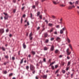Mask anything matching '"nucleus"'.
<instances>
[{"label":"nucleus","instance_id":"obj_1","mask_svg":"<svg viewBox=\"0 0 79 79\" xmlns=\"http://www.w3.org/2000/svg\"><path fill=\"white\" fill-rule=\"evenodd\" d=\"M30 70L31 71H34L35 69V67L32 65H30Z\"/></svg>","mask_w":79,"mask_h":79},{"label":"nucleus","instance_id":"obj_2","mask_svg":"<svg viewBox=\"0 0 79 79\" xmlns=\"http://www.w3.org/2000/svg\"><path fill=\"white\" fill-rule=\"evenodd\" d=\"M4 32H5V30H4V29H0V34H2L4 33Z\"/></svg>","mask_w":79,"mask_h":79},{"label":"nucleus","instance_id":"obj_3","mask_svg":"<svg viewBox=\"0 0 79 79\" xmlns=\"http://www.w3.org/2000/svg\"><path fill=\"white\" fill-rule=\"evenodd\" d=\"M50 50L51 51H52L54 50V45L53 44L51 45Z\"/></svg>","mask_w":79,"mask_h":79},{"label":"nucleus","instance_id":"obj_4","mask_svg":"<svg viewBox=\"0 0 79 79\" xmlns=\"http://www.w3.org/2000/svg\"><path fill=\"white\" fill-rule=\"evenodd\" d=\"M61 40V38L58 37H57L56 39V41H58V40Z\"/></svg>","mask_w":79,"mask_h":79},{"label":"nucleus","instance_id":"obj_5","mask_svg":"<svg viewBox=\"0 0 79 79\" xmlns=\"http://www.w3.org/2000/svg\"><path fill=\"white\" fill-rule=\"evenodd\" d=\"M69 47H70V48L71 49V50H73V47H72V45H71V44H70L69 45Z\"/></svg>","mask_w":79,"mask_h":79},{"label":"nucleus","instance_id":"obj_6","mask_svg":"<svg viewBox=\"0 0 79 79\" xmlns=\"http://www.w3.org/2000/svg\"><path fill=\"white\" fill-rule=\"evenodd\" d=\"M23 46L24 48L25 49L26 48V45L25 44V43H24L23 44Z\"/></svg>","mask_w":79,"mask_h":79},{"label":"nucleus","instance_id":"obj_7","mask_svg":"<svg viewBox=\"0 0 79 79\" xmlns=\"http://www.w3.org/2000/svg\"><path fill=\"white\" fill-rule=\"evenodd\" d=\"M44 50L47 51L48 50V48L47 47H44Z\"/></svg>","mask_w":79,"mask_h":79},{"label":"nucleus","instance_id":"obj_8","mask_svg":"<svg viewBox=\"0 0 79 79\" xmlns=\"http://www.w3.org/2000/svg\"><path fill=\"white\" fill-rule=\"evenodd\" d=\"M48 36V33H44V37L46 38Z\"/></svg>","mask_w":79,"mask_h":79},{"label":"nucleus","instance_id":"obj_9","mask_svg":"<svg viewBox=\"0 0 79 79\" xmlns=\"http://www.w3.org/2000/svg\"><path fill=\"white\" fill-rule=\"evenodd\" d=\"M48 26L50 27H52V26H53V24L52 23H49L48 24Z\"/></svg>","mask_w":79,"mask_h":79},{"label":"nucleus","instance_id":"obj_10","mask_svg":"<svg viewBox=\"0 0 79 79\" xmlns=\"http://www.w3.org/2000/svg\"><path fill=\"white\" fill-rule=\"evenodd\" d=\"M59 52V50H58V49H56L55 51V53H56V54H57Z\"/></svg>","mask_w":79,"mask_h":79},{"label":"nucleus","instance_id":"obj_11","mask_svg":"<svg viewBox=\"0 0 79 79\" xmlns=\"http://www.w3.org/2000/svg\"><path fill=\"white\" fill-rule=\"evenodd\" d=\"M43 78H47V75H44L43 76Z\"/></svg>","mask_w":79,"mask_h":79},{"label":"nucleus","instance_id":"obj_12","mask_svg":"<svg viewBox=\"0 0 79 79\" xmlns=\"http://www.w3.org/2000/svg\"><path fill=\"white\" fill-rule=\"evenodd\" d=\"M49 42V40H48V39H46V40L45 43L47 44Z\"/></svg>","mask_w":79,"mask_h":79},{"label":"nucleus","instance_id":"obj_13","mask_svg":"<svg viewBox=\"0 0 79 79\" xmlns=\"http://www.w3.org/2000/svg\"><path fill=\"white\" fill-rule=\"evenodd\" d=\"M67 55H71V52H67Z\"/></svg>","mask_w":79,"mask_h":79},{"label":"nucleus","instance_id":"obj_14","mask_svg":"<svg viewBox=\"0 0 79 79\" xmlns=\"http://www.w3.org/2000/svg\"><path fill=\"white\" fill-rule=\"evenodd\" d=\"M60 33L61 34H63V30H60Z\"/></svg>","mask_w":79,"mask_h":79},{"label":"nucleus","instance_id":"obj_15","mask_svg":"<svg viewBox=\"0 0 79 79\" xmlns=\"http://www.w3.org/2000/svg\"><path fill=\"white\" fill-rule=\"evenodd\" d=\"M54 30V28H52L50 30V32H53V31Z\"/></svg>","mask_w":79,"mask_h":79},{"label":"nucleus","instance_id":"obj_16","mask_svg":"<svg viewBox=\"0 0 79 79\" xmlns=\"http://www.w3.org/2000/svg\"><path fill=\"white\" fill-rule=\"evenodd\" d=\"M31 53L33 55L35 54V52L34 51H31Z\"/></svg>","mask_w":79,"mask_h":79},{"label":"nucleus","instance_id":"obj_17","mask_svg":"<svg viewBox=\"0 0 79 79\" xmlns=\"http://www.w3.org/2000/svg\"><path fill=\"white\" fill-rule=\"evenodd\" d=\"M13 73H11L9 75V77H11V76H13Z\"/></svg>","mask_w":79,"mask_h":79},{"label":"nucleus","instance_id":"obj_18","mask_svg":"<svg viewBox=\"0 0 79 79\" xmlns=\"http://www.w3.org/2000/svg\"><path fill=\"white\" fill-rule=\"evenodd\" d=\"M23 60H24V59H22V60H21V61L20 62V64H22V63H23Z\"/></svg>","mask_w":79,"mask_h":79},{"label":"nucleus","instance_id":"obj_19","mask_svg":"<svg viewBox=\"0 0 79 79\" xmlns=\"http://www.w3.org/2000/svg\"><path fill=\"white\" fill-rule=\"evenodd\" d=\"M2 48L3 50V51H5V48L3 47H2Z\"/></svg>","mask_w":79,"mask_h":79},{"label":"nucleus","instance_id":"obj_20","mask_svg":"<svg viewBox=\"0 0 79 79\" xmlns=\"http://www.w3.org/2000/svg\"><path fill=\"white\" fill-rule=\"evenodd\" d=\"M67 40L69 43H70V42H71V40L68 38H67Z\"/></svg>","mask_w":79,"mask_h":79},{"label":"nucleus","instance_id":"obj_21","mask_svg":"<svg viewBox=\"0 0 79 79\" xmlns=\"http://www.w3.org/2000/svg\"><path fill=\"white\" fill-rule=\"evenodd\" d=\"M73 8V7H72V6H69V9H70V10H71V9H72Z\"/></svg>","mask_w":79,"mask_h":79},{"label":"nucleus","instance_id":"obj_22","mask_svg":"<svg viewBox=\"0 0 79 79\" xmlns=\"http://www.w3.org/2000/svg\"><path fill=\"white\" fill-rule=\"evenodd\" d=\"M8 18V16H5L4 17L5 19H7Z\"/></svg>","mask_w":79,"mask_h":79},{"label":"nucleus","instance_id":"obj_23","mask_svg":"<svg viewBox=\"0 0 79 79\" xmlns=\"http://www.w3.org/2000/svg\"><path fill=\"white\" fill-rule=\"evenodd\" d=\"M60 6H62V7H64L66 6V5H64V4H61L60 5Z\"/></svg>","mask_w":79,"mask_h":79},{"label":"nucleus","instance_id":"obj_24","mask_svg":"<svg viewBox=\"0 0 79 79\" xmlns=\"http://www.w3.org/2000/svg\"><path fill=\"white\" fill-rule=\"evenodd\" d=\"M79 3V1H76L75 2V5H78Z\"/></svg>","mask_w":79,"mask_h":79},{"label":"nucleus","instance_id":"obj_25","mask_svg":"<svg viewBox=\"0 0 79 79\" xmlns=\"http://www.w3.org/2000/svg\"><path fill=\"white\" fill-rule=\"evenodd\" d=\"M38 4H39V2L38 1L35 2V5H36V6H37Z\"/></svg>","mask_w":79,"mask_h":79},{"label":"nucleus","instance_id":"obj_26","mask_svg":"<svg viewBox=\"0 0 79 79\" xmlns=\"http://www.w3.org/2000/svg\"><path fill=\"white\" fill-rule=\"evenodd\" d=\"M70 64H71V62H70V61L68 62V64H67V66H69V65Z\"/></svg>","mask_w":79,"mask_h":79},{"label":"nucleus","instance_id":"obj_27","mask_svg":"<svg viewBox=\"0 0 79 79\" xmlns=\"http://www.w3.org/2000/svg\"><path fill=\"white\" fill-rule=\"evenodd\" d=\"M29 38H30V40H32V36H29Z\"/></svg>","mask_w":79,"mask_h":79},{"label":"nucleus","instance_id":"obj_28","mask_svg":"<svg viewBox=\"0 0 79 79\" xmlns=\"http://www.w3.org/2000/svg\"><path fill=\"white\" fill-rule=\"evenodd\" d=\"M56 27L57 28V29H59V28H60V25H57V26Z\"/></svg>","mask_w":79,"mask_h":79},{"label":"nucleus","instance_id":"obj_29","mask_svg":"<svg viewBox=\"0 0 79 79\" xmlns=\"http://www.w3.org/2000/svg\"><path fill=\"white\" fill-rule=\"evenodd\" d=\"M66 30V27H64L62 28V30H63L64 31H65Z\"/></svg>","mask_w":79,"mask_h":79},{"label":"nucleus","instance_id":"obj_30","mask_svg":"<svg viewBox=\"0 0 79 79\" xmlns=\"http://www.w3.org/2000/svg\"><path fill=\"white\" fill-rule=\"evenodd\" d=\"M65 70H62V73H63V74H65Z\"/></svg>","mask_w":79,"mask_h":79},{"label":"nucleus","instance_id":"obj_31","mask_svg":"<svg viewBox=\"0 0 79 79\" xmlns=\"http://www.w3.org/2000/svg\"><path fill=\"white\" fill-rule=\"evenodd\" d=\"M50 40L51 41H53L54 40V38H51Z\"/></svg>","mask_w":79,"mask_h":79},{"label":"nucleus","instance_id":"obj_32","mask_svg":"<svg viewBox=\"0 0 79 79\" xmlns=\"http://www.w3.org/2000/svg\"><path fill=\"white\" fill-rule=\"evenodd\" d=\"M53 2L54 5H56L57 4V3H56V2L55 1H53Z\"/></svg>","mask_w":79,"mask_h":79},{"label":"nucleus","instance_id":"obj_33","mask_svg":"<svg viewBox=\"0 0 79 79\" xmlns=\"http://www.w3.org/2000/svg\"><path fill=\"white\" fill-rule=\"evenodd\" d=\"M69 48H68L66 50V52H69Z\"/></svg>","mask_w":79,"mask_h":79},{"label":"nucleus","instance_id":"obj_34","mask_svg":"<svg viewBox=\"0 0 79 79\" xmlns=\"http://www.w3.org/2000/svg\"><path fill=\"white\" fill-rule=\"evenodd\" d=\"M54 34H56V35L58 34L57 33V31H56L54 32Z\"/></svg>","mask_w":79,"mask_h":79},{"label":"nucleus","instance_id":"obj_35","mask_svg":"<svg viewBox=\"0 0 79 79\" xmlns=\"http://www.w3.org/2000/svg\"><path fill=\"white\" fill-rule=\"evenodd\" d=\"M51 68H52V69L53 70L54 69H55V68L54 67V66H53V65H52L51 66Z\"/></svg>","mask_w":79,"mask_h":79},{"label":"nucleus","instance_id":"obj_36","mask_svg":"<svg viewBox=\"0 0 79 79\" xmlns=\"http://www.w3.org/2000/svg\"><path fill=\"white\" fill-rule=\"evenodd\" d=\"M32 32H31L29 35V37H32Z\"/></svg>","mask_w":79,"mask_h":79},{"label":"nucleus","instance_id":"obj_37","mask_svg":"<svg viewBox=\"0 0 79 79\" xmlns=\"http://www.w3.org/2000/svg\"><path fill=\"white\" fill-rule=\"evenodd\" d=\"M43 61H44V62H46V59H45V58H44L43 59Z\"/></svg>","mask_w":79,"mask_h":79},{"label":"nucleus","instance_id":"obj_38","mask_svg":"<svg viewBox=\"0 0 79 79\" xmlns=\"http://www.w3.org/2000/svg\"><path fill=\"white\" fill-rule=\"evenodd\" d=\"M23 18H21V23H23Z\"/></svg>","mask_w":79,"mask_h":79},{"label":"nucleus","instance_id":"obj_39","mask_svg":"<svg viewBox=\"0 0 79 79\" xmlns=\"http://www.w3.org/2000/svg\"><path fill=\"white\" fill-rule=\"evenodd\" d=\"M32 72V73H33V74H35V70H34Z\"/></svg>","mask_w":79,"mask_h":79},{"label":"nucleus","instance_id":"obj_40","mask_svg":"<svg viewBox=\"0 0 79 79\" xmlns=\"http://www.w3.org/2000/svg\"><path fill=\"white\" fill-rule=\"evenodd\" d=\"M40 12H37V16H39L40 15Z\"/></svg>","mask_w":79,"mask_h":79},{"label":"nucleus","instance_id":"obj_41","mask_svg":"<svg viewBox=\"0 0 79 79\" xmlns=\"http://www.w3.org/2000/svg\"><path fill=\"white\" fill-rule=\"evenodd\" d=\"M29 66H27L26 67V69L27 70H28V69H29Z\"/></svg>","mask_w":79,"mask_h":79},{"label":"nucleus","instance_id":"obj_42","mask_svg":"<svg viewBox=\"0 0 79 79\" xmlns=\"http://www.w3.org/2000/svg\"><path fill=\"white\" fill-rule=\"evenodd\" d=\"M32 8H34V9H35V6H32Z\"/></svg>","mask_w":79,"mask_h":79},{"label":"nucleus","instance_id":"obj_43","mask_svg":"<svg viewBox=\"0 0 79 79\" xmlns=\"http://www.w3.org/2000/svg\"><path fill=\"white\" fill-rule=\"evenodd\" d=\"M58 65H55V68H58Z\"/></svg>","mask_w":79,"mask_h":79},{"label":"nucleus","instance_id":"obj_44","mask_svg":"<svg viewBox=\"0 0 79 79\" xmlns=\"http://www.w3.org/2000/svg\"><path fill=\"white\" fill-rule=\"evenodd\" d=\"M3 14L5 15V16H7L8 15V14L7 13H4Z\"/></svg>","mask_w":79,"mask_h":79},{"label":"nucleus","instance_id":"obj_45","mask_svg":"<svg viewBox=\"0 0 79 79\" xmlns=\"http://www.w3.org/2000/svg\"><path fill=\"white\" fill-rule=\"evenodd\" d=\"M58 71H59V70H57L56 71V72L55 73L56 74V73H58Z\"/></svg>","mask_w":79,"mask_h":79},{"label":"nucleus","instance_id":"obj_46","mask_svg":"<svg viewBox=\"0 0 79 79\" xmlns=\"http://www.w3.org/2000/svg\"><path fill=\"white\" fill-rule=\"evenodd\" d=\"M30 17L32 18V14L31 13V17Z\"/></svg>","mask_w":79,"mask_h":79},{"label":"nucleus","instance_id":"obj_47","mask_svg":"<svg viewBox=\"0 0 79 79\" xmlns=\"http://www.w3.org/2000/svg\"><path fill=\"white\" fill-rule=\"evenodd\" d=\"M15 57H12V60H15Z\"/></svg>","mask_w":79,"mask_h":79},{"label":"nucleus","instance_id":"obj_48","mask_svg":"<svg viewBox=\"0 0 79 79\" xmlns=\"http://www.w3.org/2000/svg\"><path fill=\"white\" fill-rule=\"evenodd\" d=\"M69 3L70 5H73V3L71 2H69Z\"/></svg>","mask_w":79,"mask_h":79},{"label":"nucleus","instance_id":"obj_49","mask_svg":"<svg viewBox=\"0 0 79 79\" xmlns=\"http://www.w3.org/2000/svg\"><path fill=\"white\" fill-rule=\"evenodd\" d=\"M8 31H9V30L8 29H7L6 30V32H8Z\"/></svg>","mask_w":79,"mask_h":79},{"label":"nucleus","instance_id":"obj_50","mask_svg":"<svg viewBox=\"0 0 79 79\" xmlns=\"http://www.w3.org/2000/svg\"><path fill=\"white\" fill-rule=\"evenodd\" d=\"M25 8V6H24V7H23L22 8V10H23L24 9V8Z\"/></svg>","mask_w":79,"mask_h":79},{"label":"nucleus","instance_id":"obj_51","mask_svg":"<svg viewBox=\"0 0 79 79\" xmlns=\"http://www.w3.org/2000/svg\"><path fill=\"white\" fill-rule=\"evenodd\" d=\"M4 74H6V73H7V72L6 71H4Z\"/></svg>","mask_w":79,"mask_h":79},{"label":"nucleus","instance_id":"obj_52","mask_svg":"<svg viewBox=\"0 0 79 79\" xmlns=\"http://www.w3.org/2000/svg\"><path fill=\"white\" fill-rule=\"evenodd\" d=\"M5 58H8V56H5Z\"/></svg>","mask_w":79,"mask_h":79},{"label":"nucleus","instance_id":"obj_53","mask_svg":"<svg viewBox=\"0 0 79 79\" xmlns=\"http://www.w3.org/2000/svg\"><path fill=\"white\" fill-rule=\"evenodd\" d=\"M16 0H13V2L14 3H16Z\"/></svg>","mask_w":79,"mask_h":79},{"label":"nucleus","instance_id":"obj_54","mask_svg":"<svg viewBox=\"0 0 79 79\" xmlns=\"http://www.w3.org/2000/svg\"><path fill=\"white\" fill-rule=\"evenodd\" d=\"M23 18H24V17H26V15L25 14H24L23 15Z\"/></svg>","mask_w":79,"mask_h":79},{"label":"nucleus","instance_id":"obj_55","mask_svg":"<svg viewBox=\"0 0 79 79\" xmlns=\"http://www.w3.org/2000/svg\"><path fill=\"white\" fill-rule=\"evenodd\" d=\"M66 70L67 71H68V70H69V67H68V68H66Z\"/></svg>","mask_w":79,"mask_h":79},{"label":"nucleus","instance_id":"obj_56","mask_svg":"<svg viewBox=\"0 0 79 79\" xmlns=\"http://www.w3.org/2000/svg\"><path fill=\"white\" fill-rule=\"evenodd\" d=\"M60 58H62L63 56L62 55H60L59 56Z\"/></svg>","mask_w":79,"mask_h":79},{"label":"nucleus","instance_id":"obj_57","mask_svg":"<svg viewBox=\"0 0 79 79\" xmlns=\"http://www.w3.org/2000/svg\"><path fill=\"white\" fill-rule=\"evenodd\" d=\"M67 59H68V60H69V59H70V57H69V56H68L67 57Z\"/></svg>","mask_w":79,"mask_h":79},{"label":"nucleus","instance_id":"obj_58","mask_svg":"<svg viewBox=\"0 0 79 79\" xmlns=\"http://www.w3.org/2000/svg\"><path fill=\"white\" fill-rule=\"evenodd\" d=\"M52 17L53 18H55V16L54 15H52Z\"/></svg>","mask_w":79,"mask_h":79},{"label":"nucleus","instance_id":"obj_59","mask_svg":"<svg viewBox=\"0 0 79 79\" xmlns=\"http://www.w3.org/2000/svg\"><path fill=\"white\" fill-rule=\"evenodd\" d=\"M45 22H46V23H47V24H48V23L47 20H45Z\"/></svg>","mask_w":79,"mask_h":79},{"label":"nucleus","instance_id":"obj_60","mask_svg":"<svg viewBox=\"0 0 79 79\" xmlns=\"http://www.w3.org/2000/svg\"><path fill=\"white\" fill-rule=\"evenodd\" d=\"M55 63V61H54V62H53L51 64H54V63Z\"/></svg>","mask_w":79,"mask_h":79},{"label":"nucleus","instance_id":"obj_61","mask_svg":"<svg viewBox=\"0 0 79 79\" xmlns=\"http://www.w3.org/2000/svg\"><path fill=\"white\" fill-rule=\"evenodd\" d=\"M51 61H52V59H50L48 61H49V62L50 63L51 62Z\"/></svg>","mask_w":79,"mask_h":79},{"label":"nucleus","instance_id":"obj_62","mask_svg":"<svg viewBox=\"0 0 79 79\" xmlns=\"http://www.w3.org/2000/svg\"><path fill=\"white\" fill-rule=\"evenodd\" d=\"M6 63H7V62H4V65H6Z\"/></svg>","mask_w":79,"mask_h":79},{"label":"nucleus","instance_id":"obj_63","mask_svg":"<svg viewBox=\"0 0 79 79\" xmlns=\"http://www.w3.org/2000/svg\"><path fill=\"white\" fill-rule=\"evenodd\" d=\"M39 29H40V27H38L37 28V30H39Z\"/></svg>","mask_w":79,"mask_h":79},{"label":"nucleus","instance_id":"obj_64","mask_svg":"<svg viewBox=\"0 0 79 79\" xmlns=\"http://www.w3.org/2000/svg\"><path fill=\"white\" fill-rule=\"evenodd\" d=\"M40 19H42V15L40 16Z\"/></svg>","mask_w":79,"mask_h":79}]
</instances>
